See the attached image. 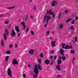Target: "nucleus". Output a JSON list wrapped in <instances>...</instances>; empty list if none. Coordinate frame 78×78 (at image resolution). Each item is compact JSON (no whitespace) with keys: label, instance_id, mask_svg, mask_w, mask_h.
<instances>
[{"label":"nucleus","instance_id":"338daca9","mask_svg":"<svg viewBox=\"0 0 78 78\" xmlns=\"http://www.w3.org/2000/svg\"><path fill=\"white\" fill-rule=\"evenodd\" d=\"M27 18H26L25 19V20H27Z\"/></svg>","mask_w":78,"mask_h":78},{"label":"nucleus","instance_id":"20e7f679","mask_svg":"<svg viewBox=\"0 0 78 78\" xmlns=\"http://www.w3.org/2000/svg\"><path fill=\"white\" fill-rule=\"evenodd\" d=\"M7 73L9 76L12 78L11 75H12V72H11V70L10 69H9L7 70Z\"/></svg>","mask_w":78,"mask_h":78},{"label":"nucleus","instance_id":"2f4dec72","mask_svg":"<svg viewBox=\"0 0 78 78\" xmlns=\"http://www.w3.org/2000/svg\"><path fill=\"white\" fill-rule=\"evenodd\" d=\"M4 23L5 24L8 25V24H9V21H6Z\"/></svg>","mask_w":78,"mask_h":78},{"label":"nucleus","instance_id":"603ef678","mask_svg":"<svg viewBox=\"0 0 78 78\" xmlns=\"http://www.w3.org/2000/svg\"><path fill=\"white\" fill-rule=\"evenodd\" d=\"M75 58H74L73 59L72 62H74V61H75Z\"/></svg>","mask_w":78,"mask_h":78},{"label":"nucleus","instance_id":"bf43d9fd","mask_svg":"<svg viewBox=\"0 0 78 78\" xmlns=\"http://www.w3.org/2000/svg\"><path fill=\"white\" fill-rule=\"evenodd\" d=\"M73 33H74V31H73L71 33L72 34H73Z\"/></svg>","mask_w":78,"mask_h":78},{"label":"nucleus","instance_id":"49530a36","mask_svg":"<svg viewBox=\"0 0 78 78\" xmlns=\"http://www.w3.org/2000/svg\"><path fill=\"white\" fill-rule=\"evenodd\" d=\"M58 58H59V59L61 60V55H59L58 57Z\"/></svg>","mask_w":78,"mask_h":78},{"label":"nucleus","instance_id":"72a5a7b5","mask_svg":"<svg viewBox=\"0 0 78 78\" xmlns=\"http://www.w3.org/2000/svg\"><path fill=\"white\" fill-rule=\"evenodd\" d=\"M9 58V56H7L5 58V61L7 62L8 61V58Z\"/></svg>","mask_w":78,"mask_h":78},{"label":"nucleus","instance_id":"9d476101","mask_svg":"<svg viewBox=\"0 0 78 78\" xmlns=\"http://www.w3.org/2000/svg\"><path fill=\"white\" fill-rule=\"evenodd\" d=\"M11 35H12V36H16V32L14 31V30H12Z\"/></svg>","mask_w":78,"mask_h":78},{"label":"nucleus","instance_id":"c03bdc74","mask_svg":"<svg viewBox=\"0 0 78 78\" xmlns=\"http://www.w3.org/2000/svg\"><path fill=\"white\" fill-rule=\"evenodd\" d=\"M65 14H67V12H68V10H65Z\"/></svg>","mask_w":78,"mask_h":78},{"label":"nucleus","instance_id":"58836bf2","mask_svg":"<svg viewBox=\"0 0 78 78\" xmlns=\"http://www.w3.org/2000/svg\"><path fill=\"white\" fill-rule=\"evenodd\" d=\"M21 24L22 25H23H23H25V22H22L21 23Z\"/></svg>","mask_w":78,"mask_h":78},{"label":"nucleus","instance_id":"0e129e2a","mask_svg":"<svg viewBox=\"0 0 78 78\" xmlns=\"http://www.w3.org/2000/svg\"><path fill=\"white\" fill-rule=\"evenodd\" d=\"M30 75H32V74H33V73H32L30 72Z\"/></svg>","mask_w":78,"mask_h":78},{"label":"nucleus","instance_id":"0eeeda50","mask_svg":"<svg viewBox=\"0 0 78 78\" xmlns=\"http://www.w3.org/2000/svg\"><path fill=\"white\" fill-rule=\"evenodd\" d=\"M64 50H63V49L61 48L60 50V53L63 56H64Z\"/></svg>","mask_w":78,"mask_h":78},{"label":"nucleus","instance_id":"13d9d810","mask_svg":"<svg viewBox=\"0 0 78 78\" xmlns=\"http://www.w3.org/2000/svg\"><path fill=\"white\" fill-rule=\"evenodd\" d=\"M49 38L50 39H51V40H52V39H53V38H52V37H50Z\"/></svg>","mask_w":78,"mask_h":78},{"label":"nucleus","instance_id":"1a4fd4ad","mask_svg":"<svg viewBox=\"0 0 78 78\" xmlns=\"http://www.w3.org/2000/svg\"><path fill=\"white\" fill-rule=\"evenodd\" d=\"M44 63L46 64H48V65L50 64V61L48 59H46L44 61Z\"/></svg>","mask_w":78,"mask_h":78},{"label":"nucleus","instance_id":"a211bd4d","mask_svg":"<svg viewBox=\"0 0 78 78\" xmlns=\"http://www.w3.org/2000/svg\"><path fill=\"white\" fill-rule=\"evenodd\" d=\"M61 62H62L61 60L58 59L57 60V64H61Z\"/></svg>","mask_w":78,"mask_h":78},{"label":"nucleus","instance_id":"bb28decb","mask_svg":"<svg viewBox=\"0 0 78 78\" xmlns=\"http://www.w3.org/2000/svg\"><path fill=\"white\" fill-rule=\"evenodd\" d=\"M49 34H50V31H49V30H48L46 33V35H47V36H48Z\"/></svg>","mask_w":78,"mask_h":78},{"label":"nucleus","instance_id":"f704fd0d","mask_svg":"<svg viewBox=\"0 0 78 78\" xmlns=\"http://www.w3.org/2000/svg\"><path fill=\"white\" fill-rule=\"evenodd\" d=\"M51 14H52L53 18H55V13L52 12Z\"/></svg>","mask_w":78,"mask_h":78},{"label":"nucleus","instance_id":"37998d69","mask_svg":"<svg viewBox=\"0 0 78 78\" xmlns=\"http://www.w3.org/2000/svg\"><path fill=\"white\" fill-rule=\"evenodd\" d=\"M26 28V26L25 25H24L23 26V28L25 30Z\"/></svg>","mask_w":78,"mask_h":78},{"label":"nucleus","instance_id":"864d4df0","mask_svg":"<svg viewBox=\"0 0 78 78\" xmlns=\"http://www.w3.org/2000/svg\"><path fill=\"white\" fill-rule=\"evenodd\" d=\"M3 16H4V15H0V17H3Z\"/></svg>","mask_w":78,"mask_h":78},{"label":"nucleus","instance_id":"9b49d317","mask_svg":"<svg viewBox=\"0 0 78 78\" xmlns=\"http://www.w3.org/2000/svg\"><path fill=\"white\" fill-rule=\"evenodd\" d=\"M64 28V24H61L59 25V29L60 30H62Z\"/></svg>","mask_w":78,"mask_h":78},{"label":"nucleus","instance_id":"680f3d73","mask_svg":"<svg viewBox=\"0 0 78 78\" xmlns=\"http://www.w3.org/2000/svg\"><path fill=\"white\" fill-rule=\"evenodd\" d=\"M30 65H28V67H30Z\"/></svg>","mask_w":78,"mask_h":78},{"label":"nucleus","instance_id":"473e14b6","mask_svg":"<svg viewBox=\"0 0 78 78\" xmlns=\"http://www.w3.org/2000/svg\"><path fill=\"white\" fill-rule=\"evenodd\" d=\"M55 53V51L53 50H52L51 51V52H50V54H53Z\"/></svg>","mask_w":78,"mask_h":78},{"label":"nucleus","instance_id":"a878e982","mask_svg":"<svg viewBox=\"0 0 78 78\" xmlns=\"http://www.w3.org/2000/svg\"><path fill=\"white\" fill-rule=\"evenodd\" d=\"M62 57V59L63 61H65L66 60V57L65 56Z\"/></svg>","mask_w":78,"mask_h":78},{"label":"nucleus","instance_id":"774afa93","mask_svg":"<svg viewBox=\"0 0 78 78\" xmlns=\"http://www.w3.org/2000/svg\"><path fill=\"white\" fill-rule=\"evenodd\" d=\"M30 2H32V0H30Z\"/></svg>","mask_w":78,"mask_h":78},{"label":"nucleus","instance_id":"e2e57ef3","mask_svg":"<svg viewBox=\"0 0 78 78\" xmlns=\"http://www.w3.org/2000/svg\"><path fill=\"white\" fill-rule=\"evenodd\" d=\"M28 15H27L26 16V18H27H27H28Z\"/></svg>","mask_w":78,"mask_h":78},{"label":"nucleus","instance_id":"e433bc0d","mask_svg":"<svg viewBox=\"0 0 78 78\" xmlns=\"http://www.w3.org/2000/svg\"><path fill=\"white\" fill-rule=\"evenodd\" d=\"M71 53L72 54H75V51L73 50H71Z\"/></svg>","mask_w":78,"mask_h":78},{"label":"nucleus","instance_id":"4468645a","mask_svg":"<svg viewBox=\"0 0 78 78\" xmlns=\"http://www.w3.org/2000/svg\"><path fill=\"white\" fill-rule=\"evenodd\" d=\"M37 67H38V69L40 70H42V67L41 66V65H40V64H38Z\"/></svg>","mask_w":78,"mask_h":78},{"label":"nucleus","instance_id":"423d86ee","mask_svg":"<svg viewBox=\"0 0 78 78\" xmlns=\"http://www.w3.org/2000/svg\"><path fill=\"white\" fill-rule=\"evenodd\" d=\"M57 5V2L55 1H54L52 2L51 4V6L53 7L55 6V5Z\"/></svg>","mask_w":78,"mask_h":78},{"label":"nucleus","instance_id":"de8ad7c7","mask_svg":"<svg viewBox=\"0 0 78 78\" xmlns=\"http://www.w3.org/2000/svg\"><path fill=\"white\" fill-rule=\"evenodd\" d=\"M77 39V37H75V41L76 42H77V41L76 40Z\"/></svg>","mask_w":78,"mask_h":78},{"label":"nucleus","instance_id":"f257e3e1","mask_svg":"<svg viewBox=\"0 0 78 78\" xmlns=\"http://www.w3.org/2000/svg\"><path fill=\"white\" fill-rule=\"evenodd\" d=\"M52 13L53 12H52L51 10V9H50L49 11L47 12L46 14L44 16V18L43 19L44 23L46 21V23H48L49 20H50V19H51V17H50V16L47 15V14L51 15V13Z\"/></svg>","mask_w":78,"mask_h":78},{"label":"nucleus","instance_id":"f3484780","mask_svg":"<svg viewBox=\"0 0 78 78\" xmlns=\"http://www.w3.org/2000/svg\"><path fill=\"white\" fill-rule=\"evenodd\" d=\"M54 63H55V61H54V60H51V62L50 64V65H51L52 66L53 65V64H54Z\"/></svg>","mask_w":78,"mask_h":78},{"label":"nucleus","instance_id":"79ce46f5","mask_svg":"<svg viewBox=\"0 0 78 78\" xmlns=\"http://www.w3.org/2000/svg\"><path fill=\"white\" fill-rule=\"evenodd\" d=\"M9 48H12V44H10L9 46Z\"/></svg>","mask_w":78,"mask_h":78},{"label":"nucleus","instance_id":"ea45409f","mask_svg":"<svg viewBox=\"0 0 78 78\" xmlns=\"http://www.w3.org/2000/svg\"><path fill=\"white\" fill-rule=\"evenodd\" d=\"M40 56L41 57V58H43V54H42V53L40 55Z\"/></svg>","mask_w":78,"mask_h":78},{"label":"nucleus","instance_id":"8fccbe9b","mask_svg":"<svg viewBox=\"0 0 78 78\" xmlns=\"http://www.w3.org/2000/svg\"><path fill=\"white\" fill-rule=\"evenodd\" d=\"M23 78H25L26 77V75L25 74H23Z\"/></svg>","mask_w":78,"mask_h":78},{"label":"nucleus","instance_id":"cd10ccee","mask_svg":"<svg viewBox=\"0 0 78 78\" xmlns=\"http://www.w3.org/2000/svg\"><path fill=\"white\" fill-rule=\"evenodd\" d=\"M61 13L60 12V13L58 15V19H60V17H61Z\"/></svg>","mask_w":78,"mask_h":78},{"label":"nucleus","instance_id":"ddd939ff","mask_svg":"<svg viewBox=\"0 0 78 78\" xmlns=\"http://www.w3.org/2000/svg\"><path fill=\"white\" fill-rule=\"evenodd\" d=\"M56 41H52L51 42V45L52 47H55V43H56Z\"/></svg>","mask_w":78,"mask_h":78},{"label":"nucleus","instance_id":"39448f33","mask_svg":"<svg viewBox=\"0 0 78 78\" xmlns=\"http://www.w3.org/2000/svg\"><path fill=\"white\" fill-rule=\"evenodd\" d=\"M65 49H72V45H70V46L67 45L65 47Z\"/></svg>","mask_w":78,"mask_h":78},{"label":"nucleus","instance_id":"aec40b11","mask_svg":"<svg viewBox=\"0 0 78 78\" xmlns=\"http://www.w3.org/2000/svg\"><path fill=\"white\" fill-rule=\"evenodd\" d=\"M72 20V18L66 20V23H68V22H70V21H71Z\"/></svg>","mask_w":78,"mask_h":78},{"label":"nucleus","instance_id":"412c9836","mask_svg":"<svg viewBox=\"0 0 78 78\" xmlns=\"http://www.w3.org/2000/svg\"><path fill=\"white\" fill-rule=\"evenodd\" d=\"M1 44L2 47H3L4 45V42H3V40H2L1 42Z\"/></svg>","mask_w":78,"mask_h":78},{"label":"nucleus","instance_id":"6ab92c4d","mask_svg":"<svg viewBox=\"0 0 78 78\" xmlns=\"http://www.w3.org/2000/svg\"><path fill=\"white\" fill-rule=\"evenodd\" d=\"M15 8V7L13 6L12 7H9L7 8V9H14Z\"/></svg>","mask_w":78,"mask_h":78},{"label":"nucleus","instance_id":"dca6fc26","mask_svg":"<svg viewBox=\"0 0 78 78\" xmlns=\"http://www.w3.org/2000/svg\"><path fill=\"white\" fill-rule=\"evenodd\" d=\"M15 28L16 31H17V32H19V31H20V30H19V28L18 26H16Z\"/></svg>","mask_w":78,"mask_h":78},{"label":"nucleus","instance_id":"a18cd8bd","mask_svg":"<svg viewBox=\"0 0 78 78\" xmlns=\"http://www.w3.org/2000/svg\"><path fill=\"white\" fill-rule=\"evenodd\" d=\"M54 60H55V59H56V55H55L54 56Z\"/></svg>","mask_w":78,"mask_h":78},{"label":"nucleus","instance_id":"3c124183","mask_svg":"<svg viewBox=\"0 0 78 78\" xmlns=\"http://www.w3.org/2000/svg\"><path fill=\"white\" fill-rule=\"evenodd\" d=\"M75 20H78V16H76Z\"/></svg>","mask_w":78,"mask_h":78},{"label":"nucleus","instance_id":"5fc2aeb1","mask_svg":"<svg viewBox=\"0 0 78 78\" xmlns=\"http://www.w3.org/2000/svg\"><path fill=\"white\" fill-rule=\"evenodd\" d=\"M61 77V75H58L57 76V78H58V77Z\"/></svg>","mask_w":78,"mask_h":78},{"label":"nucleus","instance_id":"052dcab7","mask_svg":"<svg viewBox=\"0 0 78 78\" xmlns=\"http://www.w3.org/2000/svg\"><path fill=\"white\" fill-rule=\"evenodd\" d=\"M52 34H55V32L53 31L52 32Z\"/></svg>","mask_w":78,"mask_h":78},{"label":"nucleus","instance_id":"c9c22d12","mask_svg":"<svg viewBox=\"0 0 78 78\" xmlns=\"http://www.w3.org/2000/svg\"><path fill=\"white\" fill-rule=\"evenodd\" d=\"M37 7L36 6H34L33 8V9L34 11H36V10Z\"/></svg>","mask_w":78,"mask_h":78},{"label":"nucleus","instance_id":"7ed1b4c3","mask_svg":"<svg viewBox=\"0 0 78 78\" xmlns=\"http://www.w3.org/2000/svg\"><path fill=\"white\" fill-rule=\"evenodd\" d=\"M9 35V31L7 29H6L5 30V33L3 34V37L5 41L7 40V37Z\"/></svg>","mask_w":78,"mask_h":78},{"label":"nucleus","instance_id":"c756f323","mask_svg":"<svg viewBox=\"0 0 78 78\" xmlns=\"http://www.w3.org/2000/svg\"><path fill=\"white\" fill-rule=\"evenodd\" d=\"M31 34L32 36H34V32L32 31H31Z\"/></svg>","mask_w":78,"mask_h":78},{"label":"nucleus","instance_id":"f8f14e48","mask_svg":"<svg viewBox=\"0 0 78 78\" xmlns=\"http://www.w3.org/2000/svg\"><path fill=\"white\" fill-rule=\"evenodd\" d=\"M56 68L57 70H58V71H60V70H61V67H60V65L59 64L58 65L56 66Z\"/></svg>","mask_w":78,"mask_h":78},{"label":"nucleus","instance_id":"7c9ffc66","mask_svg":"<svg viewBox=\"0 0 78 78\" xmlns=\"http://www.w3.org/2000/svg\"><path fill=\"white\" fill-rule=\"evenodd\" d=\"M38 63H39V64H41V59H38Z\"/></svg>","mask_w":78,"mask_h":78},{"label":"nucleus","instance_id":"69168bd1","mask_svg":"<svg viewBox=\"0 0 78 78\" xmlns=\"http://www.w3.org/2000/svg\"><path fill=\"white\" fill-rule=\"evenodd\" d=\"M10 27H11V25H9V26L8 28H10Z\"/></svg>","mask_w":78,"mask_h":78},{"label":"nucleus","instance_id":"f03ea898","mask_svg":"<svg viewBox=\"0 0 78 78\" xmlns=\"http://www.w3.org/2000/svg\"><path fill=\"white\" fill-rule=\"evenodd\" d=\"M37 65H35L34 66V73H35V74H34L33 75V76L35 78H37V74H38V73H39V70H38V68L37 67Z\"/></svg>","mask_w":78,"mask_h":78},{"label":"nucleus","instance_id":"4c0bfd02","mask_svg":"<svg viewBox=\"0 0 78 78\" xmlns=\"http://www.w3.org/2000/svg\"><path fill=\"white\" fill-rule=\"evenodd\" d=\"M70 29V30H74V27H73V26H72L71 27Z\"/></svg>","mask_w":78,"mask_h":78},{"label":"nucleus","instance_id":"4d7b16f0","mask_svg":"<svg viewBox=\"0 0 78 78\" xmlns=\"http://www.w3.org/2000/svg\"><path fill=\"white\" fill-rule=\"evenodd\" d=\"M50 58H51V59H53V57L52 56H51Z\"/></svg>","mask_w":78,"mask_h":78},{"label":"nucleus","instance_id":"6e6552de","mask_svg":"<svg viewBox=\"0 0 78 78\" xmlns=\"http://www.w3.org/2000/svg\"><path fill=\"white\" fill-rule=\"evenodd\" d=\"M13 64H18V62L16 59H14L12 61Z\"/></svg>","mask_w":78,"mask_h":78},{"label":"nucleus","instance_id":"2eb2a0df","mask_svg":"<svg viewBox=\"0 0 78 78\" xmlns=\"http://www.w3.org/2000/svg\"><path fill=\"white\" fill-rule=\"evenodd\" d=\"M34 50L31 49L29 51V54H31L32 55H33L34 54Z\"/></svg>","mask_w":78,"mask_h":78},{"label":"nucleus","instance_id":"b1692460","mask_svg":"<svg viewBox=\"0 0 78 78\" xmlns=\"http://www.w3.org/2000/svg\"><path fill=\"white\" fill-rule=\"evenodd\" d=\"M6 54L7 55H10L11 54V52L9 51H8L6 52Z\"/></svg>","mask_w":78,"mask_h":78},{"label":"nucleus","instance_id":"a19ab883","mask_svg":"<svg viewBox=\"0 0 78 78\" xmlns=\"http://www.w3.org/2000/svg\"><path fill=\"white\" fill-rule=\"evenodd\" d=\"M29 28H27L26 30V33H28V31H29Z\"/></svg>","mask_w":78,"mask_h":78},{"label":"nucleus","instance_id":"6e6d98bb","mask_svg":"<svg viewBox=\"0 0 78 78\" xmlns=\"http://www.w3.org/2000/svg\"><path fill=\"white\" fill-rule=\"evenodd\" d=\"M47 25L46 24H45L44 25V27H45V28H46L47 27Z\"/></svg>","mask_w":78,"mask_h":78},{"label":"nucleus","instance_id":"c85d7f7f","mask_svg":"<svg viewBox=\"0 0 78 78\" xmlns=\"http://www.w3.org/2000/svg\"><path fill=\"white\" fill-rule=\"evenodd\" d=\"M66 45V44L65 43H63L62 44V48H64V46H65V45Z\"/></svg>","mask_w":78,"mask_h":78},{"label":"nucleus","instance_id":"4be33fe9","mask_svg":"<svg viewBox=\"0 0 78 78\" xmlns=\"http://www.w3.org/2000/svg\"><path fill=\"white\" fill-rule=\"evenodd\" d=\"M30 17L31 18V19L33 20L34 21H35V20H34V17H33V16H30Z\"/></svg>","mask_w":78,"mask_h":78},{"label":"nucleus","instance_id":"393cba45","mask_svg":"<svg viewBox=\"0 0 78 78\" xmlns=\"http://www.w3.org/2000/svg\"><path fill=\"white\" fill-rule=\"evenodd\" d=\"M21 34L19 32H17V35L18 37H20Z\"/></svg>","mask_w":78,"mask_h":78},{"label":"nucleus","instance_id":"5701e85b","mask_svg":"<svg viewBox=\"0 0 78 78\" xmlns=\"http://www.w3.org/2000/svg\"><path fill=\"white\" fill-rule=\"evenodd\" d=\"M75 20H72L71 22V23L72 24H73V25H74L75 24Z\"/></svg>","mask_w":78,"mask_h":78},{"label":"nucleus","instance_id":"09e8293b","mask_svg":"<svg viewBox=\"0 0 78 78\" xmlns=\"http://www.w3.org/2000/svg\"><path fill=\"white\" fill-rule=\"evenodd\" d=\"M17 47V44H16L15 46V48H16Z\"/></svg>","mask_w":78,"mask_h":78}]
</instances>
